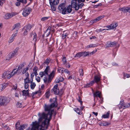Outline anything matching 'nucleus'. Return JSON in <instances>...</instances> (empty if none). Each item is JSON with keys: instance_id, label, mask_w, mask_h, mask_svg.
I'll return each mask as SVG.
<instances>
[{"instance_id": "1", "label": "nucleus", "mask_w": 130, "mask_h": 130, "mask_svg": "<svg viewBox=\"0 0 130 130\" xmlns=\"http://www.w3.org/2000/svg\"><path fill=\"white\" fill-rule=\"evenodd\" d=\"M50 101L53 102L50 105L45 104L44 106V110L45 111L48 112V113H45L43 112L42 113H39L38 114L39 118L38 122H42L41 126L46 129L48 128L52 115L54 113V115L56 114V112L54 111L53 108L57 106L56 98L51 99Z\"/></svg>"}, {"instance_id": "2", "label": "nucleus", "mask_w": 130, "mask_h": 130, "mask_svg": "<svg viewBox=\"0 0 130 130\" xmlns=\"http://www.w3.org/2000/svg\"><path fill=\"white\" fill-rule=\"evenodd\" d=\"M56 70L52 71L49 75L43 71L40 72L39 75L41 78L43 79L44 82L45 83H49L51 82L54 76Z\"/></svg>"}, {"instance_id": "3", "label": "nucleus", "mask_w": 130, "mask_h": 130, "mask_svg": "<svg viewBox=\"0 0 130 130\" xmlns=\"http://www.w3.org/2000/svg\"><path fill=\"white\" fill-rule=\"evenodd\" d=\"M30 84V88L33 89L36 86V84L33 82V79H29V78H25L24 79V88L25 89H29V84Z\"/></svg>"}, {"instance_id": "4", "label": "nucleus", "mask_w": 130, "mask_h": 130, "mask_svg": "<svg viewBox=\"0 0 130 130\" xmlns=\"http://www.w3.org/2000/svg\"><path fill=\"white\" fill-rule=\"evenodd\" d=\"M32 127L30 130H46V129L43 128L41 125H39V123L37 121L32 122Z\"/></svg>"}, {"instance_id": "5", "label": "nucleus", "mask_w": 130, "mask_h": 130, "mask_svg": "<svg viewBox=\"0 0 130 130\" xmlns=\"http://www.w3.org/2000/svg\"><path fill=\"white\" fill-rule=\"evenodd\" d=\"M10 100V98L6 97H0V106L6 105L9 102Z\"/></svg>"}, {"instance_id": "6", "label": "nucleus", "mask_w": 130, "mask_h": 130, "mask_svg": "<svg viewBox=\"0 0 130 130\" xmlns=\"http://www.w3.org/2000/svg\"><path fill=\"white\" fill-rule=\"evenodd\" d=\"M93 95L94 101H95V100L98 99V97L100 99V100L99 101L98 104H97V105H100V104L103 103V101L101 98V92L100 91H98L94 93Z\"/></svg>"}, {"instance_id": "7", "label": "nucleus", "mask_w": 130, "mask_h": 130, "mask_svg": "<svg viewBox=\"0 0 130 130\" xmlns=\"http://www.w3.org/2000/svg\"><path fill=\"white\" fill-rule=\"evenodd\" d=\"M51 91L54 92V94L56 95H60L63 94V92L59 91L57 84H56L54 86L53 88L52 89Z\"/></svg>"}, {"instance_id": "8", "label": "nucleus", "mask_w": 130, "mask_h": 130, "mask_svg": "<svg viewBox=\"0 0 130 130\" xmlns=\"http://www.w3.org/2000/svg\"><path fill=\"white\" fill-rule=\"evenodd\" d=\"M66 8L65 4L64 3H62L59 6L58 9L59 10L62 11V13L63 14H66Z\"/></svg>"}, {"instance_id": "9", "label": "nucleus", "mask_w": 130, "mask_h": 130, "mask_svg": "<svg viewBox=\"0 0 130 130\" xmlns=\"http://www.w3.org/2000/svg\"><path fill=\"white\" fill-rule=\"evenodd\" d=\"M31 8L29 7L25 8L23 10L22 14L24 17L28 16L31 11Z\"/></svg>"}, {"instance_id": "10", "label": "nucleus", "mask_w": 130, "mask_h": 130, "mask_svg": "<svg viewBox=\"0 0 130 130\" xmlns=\"http://www.w3.org/2000/svg\"><path fill=\"white\" fill-rule=\"evenodd\" d=\"M17 50L15 49L12 52H10L8 55V57L7 59V60H9L10 59L13 57L15 55L17 52Z\"/></svg>"}, {"instance_id": "11", "label": "nucleus", "mask_w": 130, "mask_h": 130, "mask_svg": "<svg viewBox=\"0 0 130 130\" xmlns=\"http://www.w3.org/2000/svg\"><path fill=\"white\" fill-rule=\"evenodd\" d=\"M28 67H26L24 68L21 71V73L22 72V74L23 75L25 74V76L26 77L25 78H29L28 77L29 76V73L28 72H27L28 70Z\"/></svg>"}, {"instance_id": "12", "label": "nucleus", "mask_w": 130, "mask_h": 130, "mask_svg": "<svg viewBox=\"0 0 130 130\" xmlns=\"http://www.w3.org/2000/svg\"><path fill=\"white\" fill-rule=\"evenodd\" d=\"M10 71H7L5 72L3 74L2 77L4 78H7L9 79L12 77Z\"/></svg>"}, {"instance_id": "13", "label": "nucleus", "mask_w": 130, "mask_h": 130, "mask_svg": "<svg viewBox=\"0 0 130 130\" xmlns=\"http://www.w3.org/2000/svg\"><path fill=\"white\" fill-rule=\"evenodd\" d=\"M101 78V77L99 75H96L94 76L93 81H94V83L95 82L97 84L99 85V83L100 82Z\"/></svg>"}, {"instance_id": "14", "label": "nucleus", "mask_w": 130, "mask_h": 130, "mask_svg": "<svg viewBox=\"0 0 130 130\" xmlns=\"http://www.w3.org/2000/svg\"><path fill=\"white\" fill-rule=\"evenodd\" d=\"M11 72L12 77L17 74L19 75L21 73V71H19L18 69L17 70V69L15 68Z\"/></svg>"}, {"instance_id": "15", "label": "nucleus", "mask_w": 130, "mask_h": 130, "mask_svg": "<svg viewBox=\"0 0 130 130\" xmlns=\"http://www.w3.org/2000/svg\"><path fill=\"white\" fill-rule=\"evenodd\" d=\"M17 14L16 13L13 12L11 13H7L6 14L5 18L6 19H9Z\"/></svg>"}, {"instance_id": "16", "label": "nucleus", "mask_w": 130, "mask_h": 130, "mask_svg": "<svg viewBox=\"0 0 130 130\" xmlns=\"http://www.w3.org/2000/svg\"><path fill=\"white\" fill-rule=\"evenodd\" d=\"M18 30L17 29L16 30V32L15 34H13L11 36L10 38L9 39V40L8 42L9 43H10L12 42L14 40L15 37L17 36V33L18 32Z\"/></svg>"}, {"instance_id": "17", "label": "nucleus", "mask_w": 130, "mask_h": 130, "mask_svg": "<svg viewBox=\"0 0 130 130\" xmlns=\"http://www.w3.org/2000/svg\"><path fill=\"white\" fill-rule=\"evenodd\" d=\"M30 36V37L32 38L33 39V41L35 42L37 41V34L35 32H32L31 33Z\"/></svg>"}, {"instance_id": "18", "label": "nucleus", "mask_w": 130, "mask_h": 130, "mask_svg": "<svg viewBox=\"0 0 130 130\" xmlns=\"http://www.w3.org/2000/svg\"><path fill=\"white\" fill-rule=\"evenodd\" d=\"M119 10L124 13L127 12L130 13V7L126 8H119Z\"/></svg>"}, {"instance_id": "19", "label": "nucleus", "mask_w": 130, "mask_h": 130, "mask_svg": "<svg viewBox=\"0 0 130 130\" xmlns=\"http://www.w3.org/2000/svg\"><path fill=\"white\" fill-rule=\"evenodd\" d=\"M77 0H73L71 3V6L73 8H74L76 10V8L77 6L78 5V4L77 3Z\"/></svg>"}, {"instance_id": "20", "label": "nucleus", "mask_w": 130, "mask_h": 130, "mask_svg": "<svg viewBox=\"0 0 130 130\" xmlns=\"http://www.w3.org/2000/svg\"><path fill=\"white\" fill-rule=\"evenodd\" d=\"M70 32L67 30H66L63 32L62 38L63 39H65L67 37V36L69 34Z\"/></svg>"}, {"instance_id": "21", "label": "nucleus", "mask_w": 130, "mask_h": 130, "mask_svg": "<svg viewBox=\"0 0 130 130\" xmlns=\"http://www.w3.org/2000/svg\"><path fill=\"white\" fill-rule=\"evenodd\" d=\"M33 26L32 25H31L30 24H28L24 27L23 28H24V29H25L29 32L31 28Z\"/></svg>"}, {"instance_id": "22", "label": "nucleus", "mask_w": 130, "mask_h": 130, "mask_svg": "<svg viewBox=\"0 0 130 130\" xmlns=\"http://www.w3.org/2000/svg\"><path fill=\"white\" fill-rule=\"evenodd\" d=\"M116 45V43L114 42H108L106 44V46L107 47H112Z\"/></svg>"}, {"instance_id": "23", "label": "nucleus", "mask_w": 130, "mask_h": 130, "mask_svg": "<svg viewBox=\"0 0 130 130\" xmlns=\"http://www.w3.org/2000/svg\"><path fill=\"white\" fill-rule=\"evenodd\" d=\"M26 90H23L22 91V95L25 96H26L28 95L29 91V89H25Z\"/></svg>"}, {"instance_id": "24", "label": "nucleus", "mask_w": 130, "mask_h": 130, "mask_svg": "<svg viewBox=\"0 0 130 130\" xmlns=\"http://www.w3.org/2000/svg\"><path fill=\"white\" fill-rule=\"evenodd\" d=\"M82 55L84 57H85L86 56H88L90 54V55H92L93 54V52L89 53V52H82Z\"/></svg>"}, {"instance_id": "25", "label": "nucleus", "mask_w": 130, "mask_h": 130, "mask_svg": "<svg viewBox=\"0 0 130 130\" xmlns=\"http://www.w3.org/2000/svg\"><path fill=\"white\" fill-rule=\"evenodd\" d=\"M104 17V16L103 15L99 16L95 19L92 20V21L93 23H96L98 21L101 20Z\"/></svg>"}, {"instance_id": "26", "label": "nucleus", "mask_w": 130, "mask_h": 130, "mask_svg": "<svg viewBox=\"0 0 130 130\" xmlns=\"http://www.w3.org/2000/svg\"><path fill=\"white\" fill-rule=\"evenodd\" d=\"M8 85V83H4L0 85V90L2 91L5 89Z\"/></svg>"}, {"instance_id": "27", "label": "nucleus", "mask_w": 130, "mask_h": 130, "mask_svg": "<svg viewBox=\"0 0 130 130\" xmlns=\"http://www.w3.org/2000/svg\"><path fill=\"white\" fill-rule=\"evenodd\" d=\"M72 7L71 5H69L67 9L66 8V14H68L71 12L72 11Z\"/></svg>"}, {"instance_id": "28", "label": "nucleus", "mask_w": 130, "mask_h": 130, "mask_svg": "<svg viewBox=\"0 0 130 130\" xmlns=\"http://www.w3.org/2000/svg\"><path fill=\"white\" fill-rule=\"evenodd\" d=\"M125 105L123 101L120 102L119 105H118V107L119 109H121L123 108V109H125L124 106Z\"/></svg>"}, {"instance_id": "29", "label": "nucleus", "mask_w": 130, "mask_h": 130, "mask_svg": "<svg viewBox=\"0 0 130 130\" xmlns=\"http://www.w3.org/2000/svg\"><path fill=\"white\" fill-rule=\"evenodd\" d=\"M94 84V81L92 80L91 82H90L89 83H87V84H86L84 86V87L85 88H87L89 87L92 85H93Z\"/></svg>"}, {"instance_id": "30", "label": "nucleus", "mask_w": 130, "mask_h": 130, "mask_svg": "<svg viewBox=\"0 0 130 130\" xmlns=\"http://www.w3.org/2000/svg\"><path fill=\"white\" fill-rule=\"evenodd\" d=\"M51 71V69L50 67L49 66L47 67L44 70L43 72H44V73L48 74V73L50 72Z\"/></svg>"}, {"instance_id": "31", "label": "nucleus", "mask_w": 130, "mask_h": 130, "mask_svg": "<svg viewBox=\"0 0 130 130\" xmlns=\"http://www.w3.org/2000/svg\"><path fill=\"white\" fill-rule=\"evenodd\" d=\"M51 27H49L47 29L45 34H46V37H48L50 35V31L51 30Z\"/></svg>"}, {"instance_id": "32", "label": "nucleus", "mask_w": 130, "mask_h": 130, "mask_svg": "<svg viewBox=\"0 0 130 130\" xmlns=\"http://www.w3.org/2000/svg\"><path fill=\"white\" fill-rule=\"evenodd\" d=\"M63 80V78L61 77H60L56 78L55 82L56 83L62 81Z\"/></svg>"}, {"instance_id": "33", "label": "nucleus", "mask_w": 130, "mask_h": 130, "mask_svg": "<svg viewBox=\"0 0 130 130\" xmlns=\"http://www.w3.org/2000/svg\"><path fill=\"white\" fill-rule=\"evenodd\" d=\"M109 123L106 121H101L100 123V125L102 126H106L109 124Z\"/></svg>"}, {"instance_id": "34", "label": "nucleus", "mask_w": 130, "mask_h": 130, "mask_svg": "<svg viewBox=\"0 0 130 130\" xmlns=\"http://www.w3.org/2000/svg\"><path fill=\"white\" fill-rule=\"evenodd\" d=\"M118 24L116 23H113L111 24V28L112 29H113L115 28L117 26Z\"/></svg>"}, {"instance_id": "35", "label": "nucleus", "mask_w": 130, "mask_h": 130, "mask_svg": "<svg viewBox=\"0 0 130 130\" xmlns=\"http://www.w3.org/2000/svg\"><path fill=\"white\" fill-rule=\"evenodd\" d=\"M83 56L82 52H79L77 53L74 56V57L76 58H80Z\"/></svg>"}, {"instance_id": "36", "label": "nucleus", "mask_w": 130, "mask_h": 130, "mask_svg": "<svg viewBox=\"0 0 130 130\" xmlns=\"http://www.w3.org/2000/svg\"><path fill=\"white\" fill-rule=\"evenodd\" d=\"M38 69L37 67H34L33 69V73L36 74V76H37L38 75L37 73V71L38 70Z\"/></svg>"}, {"instance_id": "37", "label": "nucleus", "mask_w": 130, "mask_h": 130, "mask_svg": "<svg viewBox=\"0 0 130 130\" xmlns=\"http://www.w3.org/2000/svg\"><path fill=\"white\" fill-rule=\"evenodd\" d=\"M27 126L26 124H24L21 126H20L19 127V130H23L24 129L26 128Z\"/></svg>"}, {"instance_id": "38", "label": "nucleus", "mask_w": 130, "mask_h": 130, "mask_svg": "<svg viewBox=\"0 0 130 130\" xmlns=\"http://www.w3.org/2000/svg\"><path fill=\"white\" fill-rule=\"evenodd\" d=\"M84 5V4L83 3H81L80 4H78V5L77 6V7H76V10H78L80 8H81Z\"/></svg>"}, {"instance_id": "39", "label": "nucleus", "mask_w": 130, "mask_h": 130, "mask_svg": "<svg viewBox=\"0 0 130 130\" xmlns=\"http://www.w3.org/2000/svg\"><path fill=\"white\" fill-rule=\"evenodd\" d=\"M97 46L96 44H91L87 45L85 47L86 48H88L90 47H94Z\"/></svg>"}, {"instance_id": "40", "label": "nucleus", "mask_w": 130, "mask_h": 130, "mask_svg": "<svg viewBox=\"0 0 130 130\" xmlns=\"http://www.w3.org/2000/svg\"><path fill=\"white\" fill-rule=\"evenodd\" d=\"M24 65L23 64H20L18 67V69L19 71H21L20 70L24 67Z\"/></svg>"}, {"instance_id": "41", "label": "nucleus", "mask_w": 130, "mask_h": 130, "mask_svg": "<svg viewBox=\"0 0 130 130\" xmlns=\"http://www.w3.org/2000/svg\"><path fill=\"white\" fill-rule=\"evenodd\" d=\"M59 1V0H54L52 4L55 5H57L58 4Z\"/></svg>"}, {"instance_id": "42", "label": "nucleus", "mask_w": 130, "mask_h": 130, "mask_svg": "<svg viewBox=\"0 0 130 130\" xmlns=\"http://www.w3.org/2000/svg\"><path fill=\"white\" fill-rule=\"evenodd\" d=\"M109 113L107 112L106 114H104L102 116V117L104 118H108L109 116Z\"/></svg>"}, {"instance_id": "43", "label": "nucleus", "mask_w": 130, "mask_h": 130, "mask_svg": "<svg viewBox=\"0 0 130 130\" xmlns=\"http://www.w3.org/2000/svg\"><path fill=\"white\" fill-rule=\"evenodd\" d=\"M22 30L23 31V34L24 36L27 35L29 32V31L27 30L24 29L23 28V29Z\"/></svg>"}, {"instance_id": "44", "label": "nucleus", "mask_w": 130, "mask_h": 130, "mask_svg": "<svg viewBox=\"0 0 130 130\" xmlns=\"http://www.w3.org/2000/svg\"><path fill=\"white\" fill-rule=\"evenodd\" d=\"M75 111L79 115H81L82 114L81 111L79 109L77 108L75 110Z\"/></svg>"}, {"instance_id": "45", "label": "nucleus", "mask_w": 130, "mask_h": 130, "mask_svg": "<svg viewBox=\"0 0 130 130\" xmlns=\"http://www.w3.org/2000/svg\"><path fill=\"white\" fill-rule=\"evenodd\" d=\"M62 62L63 65H64L67 63V60L66 57H63L62 59Z\"/></svg>"}, {"instance_id": "46", "label": "nucleus", "mask_w": 130, "mask_h": 130, "mask_svg": "<svg viewBox=\"0 0 130 130\" xmlns=\"http://www.w3.org/2000/svg\"><path fill=\"white\" fill-rule=\"evenodd\" d=\"M52 9L53 11H55L56 9V7L55 6V5H53L52 4H50Z\"/></svg>"}, {"instance_id": "47", "label": "nucleus", "mask_w": 130, "mask_h": 130, "mask_svg": "<svg viewBox=\"0 0 130 130\" xmlns=\"http://www.w3.org/2000/svg\"><path fill=\"white\" fill-rule=\"evenodd\" d=\"M79 72L80 73V75L81 76H83L84 75V72L83 71V70L82 69H80L79 70Z\"/></svg>"}, {"instance_id": "48", "label": "nucleus", "mask_w": 130, "mask_h": 130, "mask_svg": "<svg viewBox=\"0 0 130 130\" xmlns=\"http://www.w3.org/2000/svg\"><path fill=\"white\" fill-rule=\"evenodd\" d=\"M129 107H130V102L125 103V105L124 106V108H127Z\"/></svg>"}, {"instance_id": "49", "label": "nucleus", "mask_w": 130, "mask_h": 130, "mask_svg": "<svg viewBox=\"0 0 130 130\" xmlns=\"http://www.w3.org/2000/svg\"><path fill=\"white\" fill-rule=\"evenodd\" d=\"M20 124L19 123H17L16 124V129L17 130H19L20 126Z\"/></svg>"}, {"instance_id": "50", "label": "nucleus", "mask_w": 130, "mask_h": 130, "mask_svg": "<svg viewBox=\"0 0 130 130\" xmlns=\"http://www.w3.org/2000/svg\"><path fill=\"white\" fill-rule=\"evenodd\" d=\"M20 25V23H17L15 24L14 25V29L17 28H19V27Z\"/></svg>"}, {"instance_id": "51", "label": "nucleus", "mask_w": 130, "mask_h": 130, "mask_svg": "<svg viewBox=\"0 0 130 130\" xmlns=\"http://www.w3.org/2000/svg\"><path fill=\"white\" fill-rule=\"evenodd\" d=\"M51 59L50 58H48L46 59L45 62L44 63H45L47 65H48L51 61Z\"/></svg>"}, {"instance_id": "52", "label": "nucleus", "mask_w": 130, "mask_h": 130, "mask_svg": "<svg viewBox=\"0 0 130 130\" xmlns=\"http://www.w3.org/2000/svg\"><path fill=\"white\" fill-rule=\"evenodd\" d=\"M17 84H15L14 85H13L12 88L11 89V90L16 89L17 88Z\"/></svg>"}, {"instance_id": "53", "label": "nucleus", "mask_w": 130, "mask_h": 130, "mask_svg": "<svg viewBox=\"0 0 130 130\" xmlns=\"http://www.w3.org/2000/svg\"><path fill=\"white\" fill-rule=\"evenodd\" d=\"M38 92L36 91L34 92H33L31 94V96L33 98H34V96L35 95L38 93Z\"/></svg>"}, {"instance_id": "54", "label": "nucleus", "mask_w": 130, "mask_h": 130, "mask_svg": "<svg viewBox=\"0 0 130 130\" xmlns=\"http://www.w3.org/2000/svg\"><path fill=\"white\" fill-rule=\"evenodd\" d=\"M64 72L68 74L69 75L70 74V72L67 69H65Z\"/></svg>"}, {"instance_id": "55", "label": "nucleus", "mask_w": 130, "mask_h": 130, "mask_svg": "<svg viewBox=\"0 0 130 130\" xmlns=\"http://www.w3.org/2000/svg\"><path fill=\"white\" fill-rule=\"evenodd\" d=\"M49 18L48 17H44L42 18L41 20L42 21H44L47 20Z\"/></svg>"}, {"instance_id": "56", "label": "nucleus", "mask_w": 130, "mask_h": 130, "mask_svg": "<svg viewBox=\"0 0 130 130\" xmlns=\"http://www.w3.org/2000/svg\"><path fill=\"white\" fill-rule=\"evenodd\" d=\"M36 80L38 82H40V78L38 76H36Z\"/></svg>"}, {"instance_id": "57", "label": "nucleus", "mask_w": 130, "mask_h": 130, "mask_svg": "<svg viewBox=\"0 0 130 130\" xmlns=\"http://www.w3.org/2000/svg\"><path fill=\"white\" fill-rule=\"evenodd\" d=\"M17 106L18 107H21L22 106V103L18 102L16 104Z\"/></svg>"}, {"instance_id": "58", "label": "nucleus", "mask_w": 130, "mask_h": 130, "mask_svg": "<svg viewBox=\"0 0 130 130\" xmlns=\"http://www.w3.org/2000/svg\"><path fill=\"white\" fill-rule=\"evenodd\" d=\"M50 95V92L48 91L47 92L45 93V96L47 98H48Z\"/></svg>"}, {"instance_id": "59", "label": "nucleus", "mask_w": 130, "mask_h": 130, "mask_svg": "<svg viewBox=\"0 0 130 130\" xmlns=\"http://www.w3.org/2000/svg\"><path fill=\"white\" fill-rule=\"evenodd\" d=\"M78 100L79 102L80 103L81 105H82V104L83 102L82 101H81L80 97L79 96H78Z\"/></svg>"}, {"instance_id": "60", "label": "nucleus", "mask_w": 130, "mask_h": 130, "mask_svg": "<svg viewBox=\"0 0 130 130\" xmlns=\"http://www.w3.org/2000/svg\"><path fill=\"white\" fill-rule=\"evenodd\" d=\"M67 68H69L70 67V65L69 63H67L64 65Z\"/></svg>"}, {"instance_id": "61", "label": "nucleus", "mask_w": 130, "mask_h": 130, "mask_svg": "<svg viewBox=\"0 0 130 130\" xmlns=\"http://www.w3.org/2000/svg\"><path fill=\"white\" fill-rule=\"evenodd\" d=\"M17 1L20 2H21L22 3H24L25 4H26V0H25V2H23V0H17Z\"/></svg>"}, {"instance_id": "62", "label": "nucleus", "mask_w": 130, "mask_h": 130, "mask_svg": "<svg viewBox=\"0 0 130 130\" xmlns=\"http://www.w3.org/2000/svg\"><path fill=\"white\" fill-rule=\"evenodd\" d=\"M102 29L101 28L97 29L96 30V31L98 32H102Z\"/></svg>"}, {"instance_id": "63", "label": "nucleus", "mask_w": 130, "mask_h": 130, "mask_svg": "<svg viewBox=\"0 0 130 130\" xmlns=\"http://www.w3.org/2000/svg\"><path fill=\"white\" fill-rule=\"evenodd\" d=\"M35 75H36V74L33 73H32L31 74V79H32L33 77Z\"/></svg>"}, {"instance_id": "64", "label": "nucleus", "mask_w": 130, "mask_h": 130, "mask_svg": "<svg viewBox=\"0 0 130 130\" xmlns=\"http://www.w3.org/2000/svg\"><path fill=\"white\" fill-rule=\"evenodd\" d=\"M124 76L126 77L127 78H129L130 77V74H126L124 75Z\"/></svg>"}]
</instances>
